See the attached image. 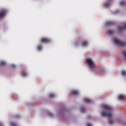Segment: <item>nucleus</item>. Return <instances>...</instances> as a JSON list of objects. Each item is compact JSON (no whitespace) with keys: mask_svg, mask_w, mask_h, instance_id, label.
I'll return each instance as SVG.
<instances>
[{"mask_svg":"<svg viewBox=\"0 0 126 126\" xmlns=\"http://www.w3.org/2000/svg\"><path fill=\"white\" fill-rule=\"evenodd\" d=\"M10 125H11V126H17L16 124H15V123H14V122H11L10 123Z\"/></svg>","mask_w":126,"mask_h":126,"instance_id":"nucleus-19","label":"nucleus"},{"mask_svg":"<svg viewBox=\"0 0 126 126\" xmlns=\"http://www.w3.org/2000/svg\"><path fill=\"white\" fill-rule=\"evenodd\" d=\"M88 45V42L87 41H84L82 43V46L83 47H86V46Z\"/></svg>","mask_w":126,"mask_h":126,"instance_id":"nucleus-11","label":"nucleus"},{"mask_svg":"<svg viewBox=\"0 0 126 126\" xmlns=\"http://www.w3.org/2000/svg\"><path fill=\"white\" fill-rule=\"evenodd\" d=\"M5 64H6V63L4 61H2L0 63V65H1V66H4Z\"/></svg>","mask_w":126,"mask_h":126,"instance_id":"nucleus-12","label":"nucleus"},{"mask_svg":"<svg viewBox=\"0 0 126 126\" xmlns=\"http://www.w3.org/2000/svg\"><path fill=\"white\" fill-rule=\"evenodd\" d=\"M102 108L104 111L101 112V116L102 117H107L109 119H111V117L113 116L112 107L108 105H103Z\"/></svg>","mask_w":126,"mask_h":126,"instance_id":"nucleus-1","label":"nucleus"},{"mask_svg":"<svg viewBox=\"0 0 126 126\" xmlns=\"http://www.w3.org/2000/svg\"><path fill=\"white\" fill-rule=\"evenodd\" d=\"M49 116H50V117H53V114H52V113H49Z\"/></svg>","mask_w":126,"mask_h":126,"instance_id":"nucleus-24","label":"nucleus"},{"mask_svg":"<svg viewBox=\"0 0 126 126\" xmlns=\"http://www.w3.org/2000/svg\"><path fill=\"white\" fill-rule=\"evenodd\" d=\"M84 101L85 102V103H87V104H90V103H92V100L88 98H85Z\"/></svg>","mask_w":126,"mask_h":126,"instance_id":"nucleus-9","label":"nucleus"},{"mask_svg":"<svg viewBox=\"0 0 126 126\" xmlns=\"http://www.w3.org/2000/svg\"><path fill=\"white\" fill-rule=\"evenodd\" d=\"M49 98H50L51 99L55 98V94H49Z\"/></svg>","mask_w":126,"mask_h":126,"instance_id":"nucleus-14","label":"nucleus"},{"mask_svg":"<svg viewBox=\"0 0 126 126\" xmlns=\"http://www.w3.org/2000/svg\"><path fill=\"white\" fill-rule=\"evenodd\" d=\"M87 63L89 66V67L90 68H95L96 66H95V63H94V62L91 59H87L86 60Z\"/></svg>","mask_w":126,"mask_h":126,"instance_id":"nucleus-3","label":"nucleus"},{"mask_svg":"<svg viewBox=\"0 0 126 126\" xmlns=\"http://www.w3.org/2000/svg\"><path fill=\"white\" fill-rule=\"evenodd\" d=\"M120 3V5H126V3L124 1H121Z\"/></svg>","mask_w":126,"mask_h":126,"instance_id":"nucleus-17","label":"nucleus"},{"mask_svg":"<svg viewBox=\"0 0 126 126\" xmlns=\"http://www.w3.org/2000/svg\"><path fill=\"white\" fill-rule=\"evenodd\" d=\"M90 117H91L90 116H88V119H90Z\"/></svg>","mask_w":126,"mask_h":126,"instance_id":"nucleus-26","label":"nucleus"},{"mask_svg":"<svg viewBox=\"0 0 126 126\" xmlns=\"http://www.w3.org/2000/svg\"><path fill=\"white\" fill-rule=\"evenodd\" d=\"M110 6V4H109V3L106 2V7H109Z\"/></svg>","mask_w":126,"mask_h":126,"instance_id":"nucleus-21","label":"nucleus"},{"mask_svg":"<svg viewBox=\"0 0 126 126\" xmlns=\"http://www.w3.org/2000/svg\"><path fill=\"white\" fill-rule=\"evenodd\" d=\"M71 93L72 95H73V96H77V95H78V94H79V92H78L76 90H72L71 91Z\"/></svg>","mask_w":126,"mask_h":126,"instance_id":"nucleus-8","label":"nucleus"},{"mask_svg":"<svg viewBox=\"0 0 126 126\" xmlns=\"http://www.w3.org/2000/svg\"><path fill=\"white\" fill-rule=\"evenodd\" d=\"M22 76H24V77H25V76H27V73L24 72L23 73Z\"/></svg>","mask_w":126,"mask_h":126,"instance_id":"nucleus-20","label":"nucleus"},{"mask_svg":"<svg viewBox=\"0 0 126 126\" xmlns=\"http://www.w3.org/2000/svg\"><path fill=\"white\" fill-rule=\"evenodd\" d=\"M51 42V39L47 37H42L40 39V42L43 43V44H48Z\"/></svg>","mask_w":126,"mask_h":126,"instance_id":"nucleus-4","label":"nucleus"},{"mask_svg":"<svg viewBox=\"0 0 126 126\" xmlns=\"http://www.w3.org/2000/svg\"><path fill=\"white\" fill-rule=\"evenodd\" d=\"M113 25V22H106V25Z\"/></svg>","mask_w":126,"mask_h":126,"instance_id":"nucleus-18","label":"nucleus"},{"mask_svg":"<svg viewBox=\"0 0 126 126\" xmlns=\"http://www.w3.org/2000/svg\"><path fill=\"white\" fill-rule=\"evenodd\" d=\"M121 74H122V75H123V76H126V70H122L121 71Z\"/></svg>","mask_w":126,"mask_h":126,"instance_id":"nucleus-13","label":"nucleus"},{"mask_svg":"<svg viewBox=\"0 0 126 126\" xmlns=\"http://www.w3.org/2000/svg\"><path fill=\"white\" fill-rule=\"evenodd\" d=\"M87 126H92V125L90 123H88Z\"/></svg>","mask_w":126,"mask_h":126,"instance_id":"nucleus-23","label":"nucleus"},{"mask_svg":"<svg viewBox=\"0 0 126 126\" xmlns=\"http://www.w3.org/2000/svg\"><path fill=\"white\" fill-rule=\"evenodd\" d=\"M118 100H125L126 99V95L124 94H120L118 97Z\"/></svg>","mask_w":126,"mask_h":126,"instance_id":"nucleus-7","label":"nucleus"},{"mask_svg":"<svg viewBox=\"0 0 126 126\" xmlns=\"http://www.w3.org/2000/svg\"><path fill=\"white\" fill-rule=\"evenodd\" d=\"M114 42L115 44L118 45L119 47H125L126 43L118 38H114Z\"/></svg>","mask_w":126,"mask_h":126,"instance_id":"nucleus-2","label":"nucleus"},{"mask_svg":"<svg viewBox=\"0 0 126 126\" xmlns=\"http://www.w3.org/2000/svg\"><path fill=\"white\" fill-rule=\"evenodd\" d=\"M5 14H6V10H0V19H1V18H3V17L5 16Z\"/></svg>","mask_w":126,"mask_h":126,"instance_id":"nucleus-5","label":"nucleus"},{"mask_svg":"<svg viewBox=\"0 0 126 126\" xmlns=\"http://www.w3.org/2000/svg\"><path fill=\"white\" fill-rule=\"evenodd\" d=\"M115 33V32L112 30H108L107 31V34H108V35H113Z\"/></svg>","mask_w":126,"mask_h":126,"instance_id":"nucleus-10","label":"nucleus"},{"mask_svg":"<svg viewBox=\"0 0 126 126\" xmlns=\"http://www.w3.org/2000/svg\"><path fill=\"white\" fill-rule=\"evenodd\" d=\"M110 125H113V124H114V121H112L111 122H109Z\"/></svg>","mask_w":126,"mask_h":126,"instance_id":"nucleus-22","label":"nucleus"},{"mask_svg":"<svg viewBox=\"0 0 126 126\" xmlns=\"http://www.w3.org/2000/svg\"><path fill=\"white\" fill-rule=\"evenodd\" d=\"M11 67H15V65L14 64L12 65Z\"/></svg>","mask_w":126,"mask_h":126,"instance_id":"nucleus-25","label":"nucleus"},{"mask_svg":"<svg viewBox=\"0 0 126 126\" xmlns=\"http://www.w3.org/2000/svg\"><path fill=\"white\" fill-rule=\"evenodd\" d=\"M77 44H78V43H79V41H77Z\"/></svg>","mask_w":126,"mask_h":126,"instance_id":"nucleus-27","label":"nucleus"},{"mask_svg":"<svg viewBox=\"0 0 126 126\" xmlns=\"http://www.w3.org/2000/svg\"><path fill=\"white\" fill-rule=\"evenodd\" d=\"M86 111V109L84 108V107H81V112L82 113H84Z\"/></svg>","mask_w":126,"mask_h":126,"instance_id":"nucleus-15","label":"nucleus"},{"mask_svg":"<svg viewBox=\"0 0 126 126\" xmlns=\"http://www.w3.org/2000/svg\"><path fill=\"white\" fill-rule=\"evenodd\" d=\"M42 45H38V46H37V50H38V51H41V50H42Z\"/></svg>","mask_w":126,"mask_h":126,"instance_id":"nucleus-16","label":"nucleus"},{"mask_svg":"<svg viewBox=\"0 0 126 126\" xmlns=\"http://www.w3.org/2000/svg\"><path fill=\"white\" fill-rule=\"evenodd\" d=\"M126 29V25H125L124 27L119 26H118V30L120 32H122V31H124Z\"/></svg>","mask_w":126,"mask_h":126,"instance_id":"nucleus-6","label":"nucleus"}]
</instances>
